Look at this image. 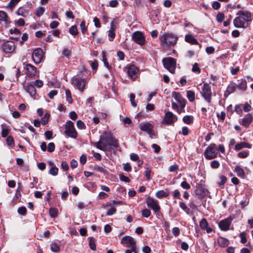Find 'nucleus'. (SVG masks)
Listing matches in <instances>:
<instances>
[{
	"instance_id": "obj_1",
	"label": "nucleus",
	"mask_w": 253,
	"mask_h": 253,
	"mask_svg": "<svg viewBox=\"0 0 253 253\" xmlns=\"http://www.w3.org/2000/svg\"><path fill=\"white\" fill-rule=\"evenodd\" d=\"M238 15L233 20L234 26L237 28H246L249 26V22L252 20V15L248 11H239Z\"/></svg>"
},
{
	"instance_id": "obj_2",
	"label": "nucleus",
	"mask_w": 253,
	"mask_h": 253,
	"mask_svg": "<svg viewBox=\"0 0 253 253\" xmlns=\"http://www.w3.org/2000/svg\"><path fill=\"white\" fill-rule=\"evenodd\" d=\"M160 44L164 47L174 46L177 43L178 37L172 33H165L159 37Z\"/></svg>"
},
{
	"instance_id": "obj_3",
	"label": "nucleus",
	"mask_w": 253,
	"mask_h": 253,
	"mask_svg": "<svg viewBox=\"0 0 253 253\" xmlns=\"http://www.w3.org/2000/svg\"><path fill=\"white\" fill-rule=\"evenodd\" d=\"M102 140L105 151L108 149L114 150L119 147V140L111 134L102 136Z\"/></svg>"
},
{
	"instance_id": "obj_4",
	"label": "nucleus",
	"mask_w": 253,
	"mask_h": 253,
	"mask_svg": "<svg viewBox=\"0 0 253 253\" xmlns=\"http://www.w3.org/2000/svg\"><path fill=\"white\" fill-rule=\"evenodd\" d=\"M64 133L66 135L76 139L78 134L76 130L74 123L71 121H67L65 125Z\"/></svg>"
},
{
	"instance_id": "obj_5",
	"label": "nucleus",
	"mask_w": 253,
	"mask_h": 253,
	"mask_svg": "<svg viewBox=\"0 0 253 253\" xmlns=\"http://www.w3.org/2000/svg\"><path fill=\"white\" fill-rule=\"evenodd\" d=\"M219 154L215 144H211L205 150L204 156L207 160H210L216 158Z\"/></svg>"
},
{
	"instance_id": "obj_6",
	"label": "nucleus",
	"mask_w": 253,
	"mask_h": 253,
	"mask_svg": "<svg viewBox=\"0 0 253 253\" xmlns=\"http://www.w3.org/2000/svg\"><path fill=\"white\" fill-rule=\"evenodd\" d=\"M164 67L172 74L175 73L176 66V60L175 59L168 57L162 59Z\"/></svg>"
},
{
	"instance_id": "obj_7",
	"label": "nucleus",
	"mask_w": 253,
	"mask_h": 253,
	"mask_svg": "<svg viewBox=\"0 0 253 253\" xmlns=\"http://www.w3.org/2000/svg\"><path fill=\"white\" fill-rule=\"evenodd\" d=\"M126 72L128 77L131 80H135L139 75V69L133 64H128L123 69Z\"/></svg>"
},
{
	"instance_id": "obj_8",
	"label": "nucleus",
	"mask_w": 253,
	"mask_h": 253,
	"mask_svg": "<svg viewBox=\"0 0 253 253\" xmlns=\"http://www.w3.org/2000/svg\"><path fill=\"white\" fill-rule=\"evenodd\" d=\"M147 206L149 208L151 209L156 216H159L160 215V206L158 204V201L153 198L148 197L146 200Z\"/></svg>"
},
{
	"instance_id": "obj_9",
	"label": "nucleus",
	"mask_w": 253,
	"mask_h": 253,
	"mask_svg": "<svg viewBox=\"0 0 253 253\" xmlns=\"http://www.w3.org/2000/svg\"><path fill=\"white\" fill-rule=\"evenodd\" d=\"M210 84H211V82L209 84L204 83L202 88V91L201 92L202 96L209 103H210L211 101L212 95L211 89L210 85Z\"/></svg>"
},
{
	"instance_id": "obj_10",
	"label": "nucleus",
	"mask_w": 253,
	"mask_h": 253,
	"mask_svg": "<svg viewBox=\"0 0 253 253\" xmlns=\"http://www.w3.org/2000/svg\"><path fill=\"white\" fill-rule=\"evenodd\" d=\"M44 54L41 48L35 49L32 56L33 60L36 64L40 63L45 58Z\"/></svg>"
},
{
	"instance_id": "obj_11",
	"label": "nucleus",
	"mask_w": 253,
	"mask_h": 253,
	"mask_svg": "<svg viewBox=\"0 0 253 253\" xmlns=\"http://www.w3.org/2000/svg\"><path fill=\"white\" fill-rule=\"evenodd\" d=\"M139 127L141 130L148 134L151 138H153V136H156L154 126L151 123L149 122L141 123L139 125Z\"/></svg>"
},
{
	"instance_id": "obj_12",
	"label": "nucleus",
	"mask_w": 253,
	"mask_h": 253,
	"mask_svg": "<svg viewBox=\"0 0 253 253\" xmlns=\"http://www.w3.org/2000/svg\"><path fill=\"white\" fill-rule=\"evenodd\" d=\"M177 121V117L171 112L165 113L162 124L166 125H171Z\"/></svg>"
},
{
	"instance_id": "obj_13",
	"label": "nucleus",
	"mask_w": 253,
	"mask_h": 253,
	"mask_svg": "<svg viewBox=\"0 0 253 253\" xmlns=\"http://www.w3.org/2000/svg\"><path fill=\"white\" fill-rule=\"evenodd\" d=\"M233 220V217L229 216L226 218L220 220L218 222V227L221 231H228Z\"/></svg>"
},
{
	"instance_id": "obj_14",
	"label": "nucleus",
	"mask_w": 253,
	"mask_h": 253,
	"mask_svg": "<svg viewBox=\"0 0 253 253\" xmlns=\"http://www.w3.org/2000/svg\"><path fill=\"white\" fill-rule=\"evenodd\" d=\"M132 39L135 43L141 46L145 44V37L140 31L134 32L132 34Z\"/></svg>"
},
{
	"instance_id": "obj_15",
	"label": "nucleus",
	"mask_w": 253,
	"mask_h": 253,
	"mask_svg": "<svg viewBox=\"0 0 253 253\" xmlns=\"http://www.w3.org/2000/svg\"><path fill=\"white\" fill-rule=\"evenodd\" d=\"M32 7V4L31 2H27L23 6L20 7L17 11V14L24 17H26L29 15L30 10Z\"/></svg>"
},
{
	"instance_id": "obj_16",
	"label": "nucleus",
	"mask_w": 253,
	"mask_h": 253,
	"mask_svg": "<svg viewBox=\"0 0 253 253\" xmlns=\"http://www.w3.org/2000/svg\"><path fill=\"white\" fill-rule=\"evenodd\" d=\"M86 83V79L84 78H74L72 80V84H74L81 92L84 90Z\"/></svg>"
},
{
	"instance_id": "obj_17",
	"label": "nucleus",
	"mask_w": 253,
	"mask_h": 253,
	"mask_svg": "<svg viewBox=\"0 0 253 253\" xmlns=\"http://www.w3.org/2000/svg\"><path fill=\"white\" fill-rule=\"evenodd\" d=\"M25 74L29 77L32 78L34 77L37 73V69L34 65L27 63H24Z\"/></svg>"
},
{
	"instance_id": "obj_18",
	"label": "nucleus",
	"mask_w": 253,
	"mask_h": 253,
	"mask_svg": "<svg viewBox=\"0 0 253 253\" xmlns=\"http://www.w3.org/2000/svg\"><path fill=\"white\" fill-rule=\"evenodd\" d=\"M195 193L199 199H202L208 195L209 191L207 188L200 184L197 187Z\"/></svg>"
},
{
	"instance_id": "obj_19",
	"label": "nucleus",
	"mask_w": 253,
	"mask_h": 253,
	"mask_svg": "<svg viewBox=\"0 0 253 253\" xmlns=\"http://www.w3.org/2000/svg\"><path fill=\"white\" fill-rule=\"evenodd\" d=\"M15 44L13 42L7 41L3 43L2 49L5 53H12L15 50Z\"/></svg>"
},
{
	"instance_id": "obj_20",
	"label": "nucleus",
	"mask_w": 253,
	"mask_h": 253,
	"mask_svg": "<svg viewBox=\"0 0 253 253\" xmlns=\"http://www.w3.org/2000/svg\"><path fill=\"white\" fill-rule=\"evenodd\" d=\"M173 95L172 96L174 97L175 100L180 104V106H181L182 109L184 108L187 102L186 99L184 98L181 94L179 92H173Z\"/></svg>"
},
{
	"instance_id": "obj_21",
	"label": "nucleus",
	"mask_w": 253,
	"mask_h": 253,
	"mask_svg": "<svg viewBox=\"0 0 253 253\" xmlns=\"http://www.w3.org/2000/svg\"><path fill=\"white\" fill-rule=\"evenodd\" d=\"M199 226L202 230H206L207 233H210L213 231L212 228L209 226L207 219L205 218L200 221Z\"/></svg>"
},
{
	"instance_id": "obj_22",
	"label": "nucleus",
	"mask_w": 253,
	"mask_h": 253,
	"mask_svg": "<svg viewBox=\"0 0 253 253\" xmlns=\"http://www.w3.org/2000/svg\"><path fill=\"white\" fill-rule=\"evenodd\" d=\"M135 241L134 239L130 236H126L122 238L121 243L122 244H126L127 248H129L130 245L134 244Z\"/></svg>"
},
{
	"instance_id": "obj_23",
	"label": "nucleus",
	"mask_w": 253,
	"mask_h": 253,
	"mask_svg": "<svg viewBox=\"0 0 253 253\" xmlns=\"http://www.w3.org/2000/svg\"><path fill=\"white\" fill-rule=\"evenodd\" d=\"M24 88L31 96H34L36 94V89L34 86L33 82L29 83L27 85H25Z\"/></svg>"
},
{
	"instance_id": "obj_24",
	"label": "nucleus",
	"mask_w": 253,
	"mask_h": 253,
	"mask_svg": "<svg viewBox=\"0 0 253 253\" xmlns=\"http://www.w3.org/2000/svg\"><path fill=\"white\" fill-rule=\"evenodd\" d=\"M185 41L191 44L199 45L201 47V45L199 43L198 41L192 35L187 34L185 36Z\"/></svg>"
},
{
	"instance_id": "obj_25",
	"label": "nucleus",
	"mask_w": 253,
	"mask_h": 253,
	"mask_svg": "<svg viewBox=\"0 0 253 253\" xmlns=\"http://www.w3.org/2000/svg\"><path fill=\"white\" fill-rule=\"evenodd\" d=\"M253 121V116L251 114H248L243 119L242 125L245 127H248Z\"/></svg>"
},
{
	"instance_id": "obj_26",
	"label": "nucleus",
	"mask_w": 253,
	"mask_h": 253,
	"mask_svg": "<svg viewBox=\"0 0 253 253\" xmlns=\"http://www.w3.org/2000/svg\"><path fill=\"white\" fill-rule=\"evenodd\" d=\"M240 83L236 84L237 88L242 91H245L247 88V81L244 79H242L240 80H238Z\"/></svg>"
},
{
	"instance_id": "obj_27",
	"label": "nucleus",
	"mask_w": 253,
	"mask_h": 253,
	"mask_svg": "<svg viewBox=\"0 0 253 253\" xmlns=\"http://www.w3.org/2000/svg\"><path fill=\"white\" fill-rule=\"evenodd\" d=\"M48 164L49 167H50L49 173L53 176L57 175L58 173V168L56 167L54 164L51 161H49Z\"/></svg>"
},
{
	"instance_id": "obj_28",
	"label": "nucleus",
	"mask_w": 253,
	"mask_h": 253,
	"mask_svg": "<svg viewBox=\"0 0 253 253\" xmlns=\"http://www.w3.org/2000/svg\"><path fill=\"white\" fill-rule=\"evenodd\" d=\"M252 144L247 142H243L240 143H237L235 146V150L236 151H239L244 148L250 149L252 148Z\"/></svg>"
},
{
	"instance_id": "obj_29",
	"label": "nucleus",
	"mask_w": 253,
	"mask_h": 253,
	"mask_svg": "<svg viewBox=\"0 0 253 253\" xmlns=\"http://www.w3.org/2000/svg\"><path fill=\"white\" fill-rule=\"evenodd\" d=\"M218 245L222 248H225L228 246L229 240L224 237H219L217 240Z\"/></svg>"
},
{
	"instance_id": "obj_30",
	"label": "nucleus",
	"mask_w": 253,
	"mask_h": 253,
	"mask_svg": "<svg viewBox=\"0 0 253 253\" xmlns=\"http://www.w3.org/2000/svg\"><path fill=\"white\" fill-rule=\"evenodd\" d=\"M234 171L236 172L237 175L241 178H244L245 176V173L243 170V169L239 165H237L235 166Z\"/></svg>"
},
{
	"instance_id": "obj_31",
	"label": "nucleus",
	"mask_w": 253,
	"mask_h": 253,
	"mask_svg": "<svg viewBox=\"0 0 253 253\" xmlns=\"http://www.w3.org/2000/svg\"><path fill=\"white\" fill-rule=\"evenodd\" d=\"M102 61L103 62L104 66L108 69V70L111 73H113V68L111 65H109L107 59L106 57V53L104 51H102Z\"/></svg>"
},
{
	"instance_id": "obj_32",
	"label": "nucleus",
	"mask_w": 253,
	"mask_h": 253,
	"mask_svg": "<svg viewBox=\"0 0 253 253\" xmlns=\"http://www.w3.org/2000/svg\"><path fill=\"white\" fill-rule=\"evenodd\" d=\"M3 21L6 24L9 23L8 16L5 12L0 11V24Z\"/></svg>"
},
{
	"instance_id": "obj_33",
	"label": "nucleus",
	"mask_w": 253,
	"mask_h": 253,
	"mask_svg": "<svg viewBox=\"0 0 253 253\" xmlns=\"http://www.w3.org/2000/svg\"><path fill=\"white\" fill-rule=\"evenodd\" d=\"M237 89L236 84L234 83H231L226 88V92L228 93L227 95L234 93Z\"/></svg>"
},
{
	"instance_id": "obj_34",
	"label": "nucleus",
	"mask_w": 253,
	"mask_h": 253,
	"mask_svg": "<svg viewBox=\"0 0 253 253\" xmlns=\"http://www.w3.org/2000/svg\"><path fill=\"white\" fill-rule=\"evenodd\" d=\"M72 50V47L64 48L62 51V55L66 57L68 59H70L71 56Z\"/></svg>"
},
{
	"instance_id": "obj_35",
	"label": "nucleus",
	"mask_w": 253,
	"mask_h": 253,
	"mask_svg": "<svg viewBox=\"0 0 253 253\" xmlns=\"http://www.w3.org/2000/svg\"><path fill=\"white\" fill-rule=\"evenodd\" d=\"M169 192L164 190L158 191L156 193V196L159 199L167 197L169 196Z\"/></svg>"
},
{
	"instance_id": "obj_36",
	"label": "nucleus",
	"mask_w": 253,
	"mask_h": 253,
	"mask_svg": "<svg viewBox=\"0 0 253 253\" xmlns=\"http://www.w3.org/2000/svg\"><path fill=\"white\" fill-rule=\"evenodd\" d=\"M88 240L90 249L92 251H95L96 249L95 239L92 237H89L88 238Z\"/></svg>"
},
{
	"instance_id": "obj_37",
	"label": "nucleus",
	"mask_w": 253,
	"mask_h": 253,
	"mask_svg": "<svg viewBox=\"0 0 253 253\" xmlns=\"http://www.w3.org/2000/svg\"><path fill=\"white\" fill-rule=\"evenodd\" d=\"M187 97L189 101L192 102L195 101V93L193 90H187L186 92Z\"/></svg>"
},
{
	"instance_id": "obj_38",
	"label": "nucleus",
	"mask_w": 253,
	"mask_h": 253,
	"mask_svg": "<svg viewBox=\"0 0 253 253\" xmlns=\"http://www.w3.org/2000/svg\"><path fill=\"white\" fill-rule=\"evenodd\" d=\"M122 204V202L120 201H116V200H112L110 201L109 202H107L106 204L105 207H111L112 208H115V205H120Z\"/></svg>"
},
{
	"instance_id": "obj_39",
	"label": "nucleus",
	"mask_w": 253,
	"mask_h": 253,
	"mask_svg": "<svg viewBox=\"0 0 253 253\" xmlns=\"http://www.w3.org/2000/svg\"><path fill=\"white\" fill-rule=\"evenodd\" d=\"M183 121L185 124L190 125L193 123L194 117L192 116L186 115L183 118Z\"/></svg>"
},
{
	"instance_id": "obj_40",
	"label": "nucleus",
	"mask_w": 253,
	"mask_h": 253,
	"mask_svg": "<svg viewBox=\"0 0 253 253\" xmlns=\"http://www.w3.org/2000/svg\"><path fill=\"white\" fill-rule=\"evenodd\" d=\"M93 145L100 150L105 151L104 146L103 145V140L102 135L100 136L99 140L97 142H94L93 143Z\"/></svg>"
},
{
	"instance_id": "obj_41",
	"label": "nucleus",
	"mask_w": 253,
	"mask_h": 253,
	"mask_svg": "<svg viewBox=\"0 0 253 253\" xmlns=\"http://www.w3.org/2000/svg\"><path fill=\"white\" fill-rule=\"evenodd\" d=\"M50 250L54 253H57L60 251V245L56 243L52 242L50 244Z\"/></svg>"
},
{
	"instance_id": "obj_42",
	"label": "nucleus",
	"mask_w": 253,
	"mask_h": 253,
	"mask_svg": "<svg viewBox=\"0 0 253 253\" xmlns=\"http://www.w3.org/2000/svg\"><path fill=\"white\" fill-rule=\"evenodd\" d=\"M49 214L52 218H55L58 216V210L54 208H50L49 210Z\"/></svg>"
},
{
	"instance_id": "obj_43",
	"label": "nucleus",
	"mask_w": 253,
	"mask_h": 253,
	"mask_svg": "<svg viewBox=\"0 0 253 253\" xmlns=\"http://www.w3.org/2000/svg\"><path fill=\"white\" fill-rule=\"evenodd\" d=\"M50 116V115L49 113H45L44 114V117L42 118L41 121V124L42 125H45L48 123Z\"/></svg>"
},
{
	"instance_id": "obj_44",
	"label": "nucleus",
	"mask_w": 253,
	"mask_h": 253,
	"mask_svg": "<svg viewBox=\"0 0 253 253\" xmlns=\"http://www.w3.org/2000/svg\"><path fill=\"white\" fill-rule=\"evenodd\" d=\"M6 144L8 146L13 147L14 146V140L13 137L12 136H8L6 139Z\"/></svg>"
},
{
	"instance_id": "obj_45",
	"label": "nucleus",
	"mask_w": 253,
	"mask_h": 253,
	"mask_svg": "<svg viewBox=\"0 0 253 253\" xmlns=\"http://www.w3.org/2000/svg\"><path fill=\"white\" fill-rule=\"evenodd\" d=\"M65 93H66V100L67 101V102L70 104L72 103L73 99L72 98L71 92V91L70 90V89H66Z\"/></svg>"
},
{
	"instance_id": "obj_46",
	"label": "nucleus",
	"mask_w": 253,
	"mask_h": 253,
	"mask_svg": "<svg viewBox=\"0 0 253 253\" xmlns=\"http://www.w3.org/2000/svg\"><path fill=\"white\" fill-rule=\"evenodd\" d=\"M69 32L73 36H77L78 34V31L76 25L72 26L69 30Z\"/></svg>"
},
{
	"instance_id": "obj_47",
	"label": "nucleus",
	"mask_w": 253,
	"mask_h": 253,
	"mask_svg": "<svg viewBox=\"0 0 253 253\" xmlns=\"http://www.w3.org/2000/svg\"><path fill=\"white\" fill-rule=\"evenodd\" d=\"M179 205L186 213H189L190 210L183 201L179 202Z\"/></svg>"
},
{
	"instance_id": "obj_48",
	"label": "nucleus",
	"mask_w": 253,
	"mask_h": 253,
	"mask_svg": "<svg viewBox=\"0 0 253 253\" xmlns=\"http://www.w3.org/2000/svg\"><path fill=\"white\" fill-rule=\"evenodd\" d=\"M45 9L42 7H39L37 8L35 14L38 17H41L44 13Z\"/></svg>"
},
{
	"instance_id": "obj_49",
	"label": "nucleus",
	"mask_w": 253,
	"mask_h": 253,
	"mask_svg": "<svg viewBox=\"0 0 253 253\" xmlns=\"http://www.w3.org/2000/svg\"><path fill=\"white\" fill-rule=\"evenodd\" d=\"M151 169L148 167L145 168V170L144 172V175L146 176L147 180H150L151 179Z\"/></svg>"
},
{
	"instance_id": "obj_50",
	"label": "nucleus",
	"mask_w": 253,
	"mask_h": 253,
	"mask_svg": "<svg viewBox=\"0 0 253 253\" xmlns=\"http://www.w3.org/2000/svg\"><path fill=\"white\" fill-rule=\"evenodd\" d=\"M225 18V15L223 13L219 12L216 16V20L218 22L221 23L222 22Z\"/></svg>"
},
{
	"instance_id": "obj_51",
	"label": "nucleus",
	"mask_w": 253,
	"mask_h": 253,
	"mask_svg": "<svg viewBox=\"0 0 253 253\" xmlns=\"http://www.w3.org/2000/svg\"><path fill=\"white\" fill-rule=\"evenodd\" d=\"M21 0H10L8 3V7L12 9Z\"/></svg>"
},
{
	"instance_id": "obj_52",
	"label": "nucleus",
	"mask_w": 253,
	"mask_h": 253,
	"mask_svg": "<svg viewBox=\"0 0 253 253\" xmlns=\"http://www.w3.org/2000/svg\"><path fill=\"white\" fill-rule=\"evenodd\" d=\"M135 96L134 94H133L132 93L130 94V95H129L130 101L131 105L134 107H135L137 106V103L135 101Z\"/></svg>"
},
{
	"instance_id": "obj_53",
	"label": "nucleus",
	"mask_w": 253,
	"mask_h": 253,
	"mask_svg": "<svg viewBox=\"0 0 253 253\" xmlns=\"http://www.w3.org/2000/svg\"><path fill=\"white\" fill-rule=\"evenodd\" d=\"M141 214L142 216L147 218L151 215V211L149 209H145L142 210Z\"/></svg>"
},
{
	"instance_id": "obj_54",
	"label": "nucleus",
	"mask_w": 253,
	"mask_h": 253,
	"mask_svg": "<svg viewBox=\"0 0 253 253\" xmlns=\"http://www.w3.org/2000/svg\"><path fill=\"white\" fill-rule=\"evenodd\" d=\"M239 237L241 238V243L244 244L247 242V239L246 238V234L245 232H241L240 235Z\"/></svg>"
},
{
	"instance_id": "obj_55",
	"label": "nucleus",
	"mask_w": 253,
	"mask_h": 253,
	"mask_svg": "<svg viewBox=\"0 0 253 253\" xmlns=\"http://www.w3.org/2000/svg\"><path fill=\"white\" fill-rule=\"evenodd\" d=\"M112 30H110L108 33V37L111 38L109 39L110 41H112L115 38L116 34L115 33V28H113Z\"/></svg>"
},
{
	"instance_id": "obj_56",
	"label": "nucleus",
	"mask_w": 253,
	"mask_h": 253,
	"mask_svg": "<svg viewBox=\"0 0 253 253\" xmlns=\"http://www.w3.org/2000/svg\"><path fill=\"white\" fill-rule=\"evenodd\" d=\"M192 71L193 72L197 73L198 74H200L201 73V69L199 67L198 64L197 63H195L193 65Z\"/></svg>"
},
{
	"instance_id": "obj_57",
	"label": "nucleus",
	"mask_w": 253,
	"mask_h": 253,
	"mask_svg": "<svg viewBox=\"0 0 253 253\" xmlns=\"http://www.w3.org/2000/svg\"><path fill=\"white\" fill-rule=\"evenodd\" d=\"M180 186L185 190H189L191 188L190 185L185 180L181 183Z\"/></svg>"
},
{
	"instance_id": "obj_58",
	"label": "nucleus",
	"mask_w": 253,
	"mask_h": 253,
	"mask_svg": "<svg viewBox=\"0 0 253 253\" xmlns=\"http://www.w3.org/2000/svg\"><path fill=\"white\" fill-rule=\"evenodd\" d=\"M18 213L22 215H24L26 214L27 209L25 207H20L18 209Z\"/></svg>"
},
{
	"instance_id": "obj_59",
	"label": "nucleus",
	"mask_w": 253,
	"mask_h": 253,
	"mask_svg": "<svg viewBox=\"0 0 253 253\" xmlns=\"http://www.w3.org/2000/svg\"><path fill=\"white\" fill-rule=\"evenodd\" d=\"M77 126L80 129H85L86 128L84 123L81 120H78L77 122Z\"/></svg>"
},
{
	"instance_id": "obj_60",
	"label": "nucleus",
	"mask_w": 253,
	"mask_h": 253,
	"mask_svg": "<svg viewBox=\"0 0 253 253\" xmlns=\"http://www.w3.org/2000/svg\"><path fill=\"white\" fill-rule=\"evenodd\" d=\"M220 166V164L217 160H214L211 162V167L212 169H218Z\"/></svg>"
},
{
	"instance_id": "obj_61",
	"label": "nucleus",
	"mask_w": 253,
	"mask_h": 253,
	"mask_svg": "<svg viewBox=\"0 0 253 253\" xmlns=\"http://www.w3.org/2000/svg\"><path fill=\"white\" fill-rule=\"evenodd\" d=\"M249 152L248 151H242L238 154V157L240 158H245L249 155Z\"/></svg>"
},
{
	"instance_id": "obj_62",
	"label": "nucleus",
	"mask_w": 253,
	"mask_h": 253,
	"mask_svg": "<svg viewBox=\"0 0 253 253\" xmlns=\"http://www.w3.org/2000/svg\"><path fill=\"white\" fill-rule=\"evenodd\" d=\"M80 28L83 34H84L87 31V27L85 26V22L84 21H83L80 24Z\"/></svg>"
},
{
	"instance_id": "obj_63",
	"label": "nucleus",
	"mask_w": 253,
	"mask_h": 253,
	"mask_svg": "<svg viewBox=\"0 0 253 253\" xmlns=\"http://www.w3.org/2000/svg\"><path fill=\"white\" fill-rule=\"evenodd\" d=\"M219 178H220V181L218 182V185L219 186L224 185V184L227 181V180L226 177L225 176H224V175H221V176H220Z\"/></svg>"
},
{
	"instance_id": "obj_64",
	"label": "nucleus",
	"mask_w": 253,
	"mask_h": 253,
	"mask_svg": "<svg viewBox=\"0 0 253 253\" xmlns=\"http://www.w3.org/2000/svg\"><path fill=\"white\" fill-rule=\"evenodd\" d=\"M47 150L48 152L51 153L54 151L55 150V144L53 142H50L47 148Z\"/></svg>"
}]
</instances>
